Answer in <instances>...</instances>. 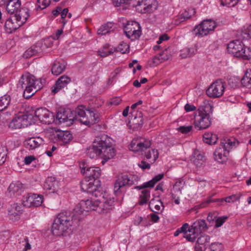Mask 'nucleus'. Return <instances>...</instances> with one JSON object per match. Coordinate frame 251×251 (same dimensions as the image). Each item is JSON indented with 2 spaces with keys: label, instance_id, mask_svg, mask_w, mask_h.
<instances>
[{
  "label": "nucleus",
  "instance_id": "nucleus-39",
  "mask_svg": "<svg viewBox=\"0 0 251 251\" xmlns=\"http://www.w3.org/2000/svg\"><path fill=\"white\" fill-rule=\"evenodd\" d=\"M10 100V97L7 95H5L0 98V111L5 109L8 107Z\"/></svg>",
  "mask_w": 251,
  "mask_h": 251
},
{
  "label": "nucleus",
  "instance_id": "nucleus-4",
  "mask_svg": "<svg viewBox=\"0 0 251 251\" xmlns=\"http://www.w3.org/2000/svg\"><path fill=\"white\" fill-rule=\"evenodd\" d=\"M213 106L209 100L203 101L194 116V125L198 130H202L208 128L211 125Z\"/></svg>",
  "mask_w": 251,
  "mask_h": 251
},
{
  "label": "nucleus",
  "instance_id": "nucleus-37",
  "mask_svg": "<svg viewBox=\"0 0 251 251\" xmlns=\"http://www.w3.org/2000/svg\"><path fill=\"white\" fill-rule=\"evenodd\" d=\"M65 69V65L63 63L55 61L51 68V73L54 75H58L61 74Z\"/></svg>",
  "mask_w": 251,
  "mask_h": 251
},
{
  "label": "nucleus",
  "instance_id": "nucleus-49",
  "mask_svg": "<svg viewBox=\"0 0 251 251\" xmlns=\"http://www.w3.org/2000/svg\"><path fill=\"white\" fill-rule=\"evenodd\" d=\"M6 150L4 147L0 145V165L3 164L6 160Z\"/></svg>",
  "mask_w": 251,
  "mask_h": 251
},
{
  "label": "nucleus",
  "instance_id": "nucleus-63",
  "mask_svg": "<svg viewBox=\"0 0 251 251\" xmlns=\"http://www.w3.org/2000/svg\"><path fill=\"white\" fill-rule=\"evenodd\" d=\"M184 109L186 112H190L196 110V107L193 105L187 103L184 106Z\"/></svg>",
  "mask_w": 251,
  "mask_h": 251
},
{
  "label": "nucleus",
  "instance_id": "nucleus-11",
  "mask_svg": "<svg viewBox=\"0 0 251 251\" xmlns=\"http://www.w3.org/2000/svg\"><path fill=\"white\" fill-rule=\"evenodd\" d=\"M225 91L224 83L222 79H218L212 83L206 91L208 96L216 98L222 96Z\"/></svg>",
  "mask_w": 251,
  "mask_h": 251
},
{
  "label": "nucleus",
  "instance_id": "nucleus-31",
  "mask_svg": "<svg viewBox=\"0 0 251 251\" xmlns=\"http://www.w3.org/2000/svg\"><path fill=\"white\" fill-rule=\"evenodd\" d=\"M58 181L54 177H48L45 181L44 184V188L45 190H50L51 192L54 193L58 187Z\"/></svg>",
  "mask_w": 251,
  "mask_h": 251
},
{
  "label": "nucleus",
  "instance_id": "nucleus-35",
  "mask_svg": "<svg viewBox=\"0 0 251 251\" xmlns=\"http://www.w3.org/2000/svg\"><path fill=\"white\" fill-rule=\"evenodd\" d=\"M17 247L23 251H26L30 249L31 246L28 242V238L26 236H23L18 239Z\"/></svg>",
  "mask_w": 251,
  "mask_h": 251
},
{
  "label": "nucleus",
  "instance_id": "nucleus-20",
  "mask_svg": "<svg viewBox=\"0 0 251 251\" xmlns=\"http://www.w3.org/2000/svg\"><path fill=\"white\" fill-rule=\"evenodd\" d=\"M229 151L225 149V147L219 146L214 152V159L220 163H224L227 160V156Z\"/></svg>",
  "mask_w": 251,
  "mask_h": 251
},
{
  "label": "nucleus",
  "instance_id": "nucleus-51",
  "mask_svg": "<svg viewBox=\"0 0 251 251\" xmlns=\"http://www.w3.org/2000/svg\"><path fill=\"white\" fill-rule=\"evenodd\" d=\"M209 249L211 251H221L223 245L221 243H213L210 245Z\"/></svg>",
  "mask_w": 251,
  "mask_h": 251
},
{
  "label": "nucleus",
  "instance_id": "nucleus-26",
  "mask_svg": "<svg viewBox=\"0 0 251 251\" xmlns=\"http://www.w3.org/2000/svg\"><path fill=\"white\" fill-rule=\"evenodd\" d=\"M210 241V237L204 235L199 237L197 241L195 246V251H204L208 246Z\"/></svg>",
  "mask_w": 251,
  "mask_h": 251
},
{
  "label": "nucleus",
  "instance_id": "nucleus-2",
  "mask_svg": "<svg viewBox=\"0 0 251 251\" xmlns=\"http://www.w3.org/2000/svg\"><path fill=\"white\" fill-rule=\"evenodd\" d=\"M100 114L94 109H86L83 105L78 106L75 111L70 108H61L56 113V119L60 123L72 125L75 120L90 126L99 121Z\"/></svg>",
  "mask_w": 251,
  "mask_h": 251
},
{
  "label": "nucleus",
  "instance_id": "nucleus-47",
  "mask_svg": "<svg viewBox=\"0 0 251 251\" xmlns=\"http://www.w3.org/2000/svg\"><path fill=\"white\" fill-rule=\"evenodd\" d=\"M50 0H37V8L40 9V10L44 9L47 7L50 3Z\"/></svg>",
  "mask_w": 251,
  "mask_h": 251
},
{
  "label": "nucleus",
  "instance_id": "nucleus-59",
  "mask_svg": "<svg viewBox=\"0 0 251 251\" xmlns=\"http://www.w3.org/2000/svg\"><path fill=\"white\" fill-rule=\"evenodd\" d=\"M170 38L169 36L167 34H163L160 36L157 42L158 44H160L163 41H167Z\"/></svg>",
  "mask_w": 251,
  "mask_h": 251
},
{
  "label": "nucleus",
  "instance_id": "nucleus-28",
  "mask_svg": "<svg viewBox=\"0 0 251 251\" xmlns=\"http://www.w3.org/2000/svg\"><path fill=\"white\" fill-rule=\"evenodd\" d=\"M6 10L10 15H14L21 6V2L20 0H7Z\"/></svg>",
  "mask_w": 251,
  "mask_h": 251
},
{
  "label": "nucleus",
  "instance_id": "nucleus-45",
  "mask_svg": "<svg viewBox=\"0 0 251 251\" xmlns=\"http://www.w3.org/2000/svg\"><path fill=\"white\" fill-rule=\"evenodd\" d=\"M240 196L237 195H232L221 200H217L214 201H226V202H233L239 200Z\"/></svg>",
  "mask_w": 251,
  "mask_h": 251
},
{
  "label": "nucleus",
  "instance_id": "nucleus-46",
  "mask_svg": "<svg viewBox=\"0 0 251 251\" xmlns=\"http://www.w3.org/2000/svg\"><path fill=\"white\" fill-rule=\"evenodd\" d=\"M152 155L153 157V161L154 162L158 157V152L157 150L152 149L151 151L149 150L147 153H145V156L148 159L151 158Z\"/></svg>",
  "mask_w": 251,
  "mask_h": 251
},
{
  "label": "nucleus",
  "instance_id": "nucleus-9",
  "mask_svg": "<svg viewBox=\"0 0 251 251\" xmlns=\"http://www.w3.org/2000/svg\"><path fill=\"white\" fill-rule=\"evenodd\" d=\"M134 176L131 175H124L118 177L114 184V192L118 195L122 192L124 187L130 186L134 184Z\"/></svg>",
  "mask_w": 251,
  "mask_h": 251
},
{
  "label": "nucleus",
  "instance_id": "nucleus-27",
  "mask_svg": "<svg viewBox=\"0 0 251 251\" xmlns=\"http://www.w3.org/2000/svg\"><path fill=\"white\" fill-rule=\"evenodd\" d=\"M191 161L197 167H203L205 164L204 156L199 151H195L190 159Z\"/></svg>",
  "mask_w": 251,
  "mask_h": 251
},
{
  "label": "nucleus",
  "instance_id": "nucleus-43",
  "mask_svg": "<svg viewBox=\"0 0 251 251\" xmlns=\"http://www.w3.org/2000/svg\"><path fill=\"white\" fill-rule=\"evenodd\" d=\"M197 49L196 47L184 49L182 51V53L181 54V56L182 58L190 57L195 54V53L197 52Z\"/></svg>",
  "mask_w": 251,
  "mask_h": 251
},
{
  "label": "nucleus",
  "instance_id": "nucleus-21",
  "mask_svg": "<svg viewBox=\"0 0 251 251\" xmlns=\"http://www.w3.org/2000/svg\"><path fill=\"white\" fill-rule=\"evenodd\" d=\"M45 46L42 43H37L35 45L27 50L23 54V57L28 58L33 55H37L43 51Z\"/></svg>",
  "mask_w": 251,
  "mask_h": 251
},
{
  "label": "nucleus",
  "instance_id": "nucleus-5",
  "mask_svg": "<svg viewBox=\"0 0 251 251\" xmlns=\"http://www.w3.org/2000/svg\"><path fill=\"white\" fill-rule=\"evenodd\" d=\"M18 88L24 90L23 96L28 99L43 87L42 79H37L29 73L22 75L17 84Z\"/></svg>",
  "mask_w": 251,
  "mask_h": 251
},
{
  "label": "nucleus",
  "instance_id": "nucleus-38",
  "mask_svg": "<svg viewBox=\"0 0 251 251\" xmlns=\"http://www.w3.org/2000/svg\"><path fill=\"white\" fill-rule=\"evenodd\" d=\"M149 206L151 210L155 213H158L161 210V206L162 209L164 207L163 202L160 200L156 201L154 200H151L150 202Z\"/></svg>",
  "mask_w": 251,
  "mask_h": 251
},
{
  "label": "nucleus",
  "instance_id": "nucleus-10",
  "mask_svg": "<svg viewBox=\"0 0 251 251\" xmlns=\"http://www.w3.org/2000/svg\"><path fill=\"white\" fill-rule=\"evenodd\" d=\"M32 114L23 115L16 117L9 123V127L17 129L26 127L32 124Z\"/></svg>",
  "mask_w": 251,
  "mask_h": 251
},
{
  "label": "nucleus",
  "instance_id": "nucleus-19",
  "mask_svg": "<svg viewBox=\"0 0 251 251\" xmlns=\"http://www.w3.org/2000/svg\"><path fill=\"white\" fill-rule=\"evenodd\" d=\"M18 21L14 15H11L5 23V29L6 32L11 33L19 28L21 25L18 24Z\"/></svg>",
  "mask_w": 251,
  "mask_h": 251
},
{
  "label": "nucleus",
  "instance_id": "nucleus-32",
  "mask_svg": "<svg viewBox=\"0 0 251 251\" xmlns=\"http://www.w3.org/2000/svg\"><path fill=\"white\" fill-rule=\"evenodd\" d=\"M114 23L108 22L101 25L98 30L99 35H104L107 33L113 32L114 30Z\"/></svg>",
  "mask_w": 251,
  "mask_h": 251
},
{
  "label": "nucleus",
  "instance_id": "nucleus-61",
  "mask_svg": "<svg viewBox=\"0 0 251 251\" xmlns=\"http://www.w3.org/2000/svg\"><path fill=\"white\" fill-rule=\"evenodd\" d=\"M35 159V158L34 156L30 155L25 158L24 162L26 165H29Z\"/></svg>",
  "mask_w": 251,
  "mask_h": 251
},
{
  "label": "nucleus",
  "instance_id": "nucleus-50",
  "mask_svg": "<svg viewBox=\"0 0 251 251\" xmlns=\"http://www.w3.org/2000/svg\"><path fill=\"white\" fill-rule=\"evenodd\" d=\"M239 0H221V3L223 6L233 7L238 2Z\"/></svg>",
  "mask_w": 251,
  "mask_h": 251
},
{
  "label": "nucleus",
  "instance_id": "nucleus-23",
  "mask_svg": "<svg viewBox=\"0 0 251 251\" xmlns=\"http://www.w3.org/2000/svg\"><path fill=\"white\" fill-rule=\"evenodd\" d=\"M71 81L69 77L65 75L61 76L55 82L52 88V93L56 94L59 90L64 88Z\"/></svg>",
  "mask_w": 251,
  "mask_h": 251
},
{
  "label": "nucleus",
  "instance_id": "nucleus-34",
  "mask_svg": "<svg viewBox=\"0 0 251 251\" xmlns=\"http://www.w3.org/2000/svg\"><path fill=\"white\" fill-rule=\"evenodd\" d=\"M218 139L217 135L212 132H206L203 135V141L209 145L215 144L217 142Z\"/></svg>",
  "mask_w": 251,
  "mask_h": 251
},
{
  "label": "nucleus",
  "instance_id": "nucleus-54",
  "mask_svg": "<svg viewBox=\"0 0 251 251\" xmlns=\"http://www.w3.org/2000/svg\"><path fill=\"white\" fill-rule=\"evenodd\" d=\"M179 230L181 231L182 233H184V235L186 233L189 232H193V230L191 229H190L189 226L188 224L185 223L180 228H179Z\"/></svg>",
  "mask_w": 251,
  "mask_h": 251
},
{
  "label": "nucleus",
  "instance_id": "nucleus-6",
  "mask_svg": "<svg viewBox=\"0 0 251 251\" xmlns=\"http://www.w3.org/2000/svg\"><path fill=\"white\" fill-rule=\"evenodd\" d=\"M228 52L237 57H241L245 60H249L251 57V51L250 48L246 50L245 45L239 40H233L227 44Z\"/></svg>",
  "mask_w": 251,
  "mask_h": 251
},
{
  "label": "nucleus",
  "instance_id": "nucleus-48",
  "mask_svg": "<svg viewBox=\"0 0 251 251\" xmlns=\"http://www.w3.org/2000/svg\"><path fill=\"white\" fill-rule=\"evenodd\" d=\"M117 50L122 53H126L129 50V46L126 43L122 42L118 46Z\"/></svg>",
  "mask_w": 251,
  "mask_h": 251
},
{
  "label": "nucleus",
  "instance_id": "nucleus-29",
  "mask_svg": "<svg viewBox=\"0 0 251 251\" xmlns=\"http://www.w3.org/2000/svg\"><path fill=\"white\" fill-rule=\"evenodd\" d=\"M208 229V226L204 220H199L195 222L192 225V229L194 233H198L205 231Z\"/></svg>",
  "mask_w": 251,
  "mask_h": 251
},
{
  "label": "nucleus",
  "instance_id": "nucleus-24",
  "mask_svg": "<svg viewBox=\"0 0 251 251\" xmlns=\"http://www.w3.org/2000/svg\"><path fill=\"white\" fill-rule=\"evenodd\" d=\"M23 191V185L20 182L11 183L8 188V192L10 197L19 196Z\"/></svg>",
  "mask_w": 251,
  "mask_h": 251
},
{
  "label": "nucleus",
  "instance_id": "nucleus-7",
  "mask_svg": "<svg viewBox=\"0 0 251 251\" xmlns=\"http://www.w3.org/2000/svg\"><path fill=\"white\" fill-rule=\"evenodd\" d=\"M91 181H82L81 183L82 190L91 194L92 197L96 199L94 200L95 201H101L108 198L109 195L102 190L100 183L97 184V183L91 184Z\"/></svg>",
  "mask_w": 251,
  "mask_h": 251
},
{
  "label": "nucleus",
  "instance_id": "nucleus-64",
  "mask_svg": "<svg viewBox=\"0 0 251 251\" xmlns=\"http://www.w3.org/2000/svg\"><path fill=\"white\" fill-rule=\"evenodd\" d=\"M158 55H157L152 58V65L153 66H156L162 62L161 61V59L158 57Z\"/></svg>",
  "mask_w": 251,
  "mask_h": 251
},
{
  "label": "nucleus",
  "instance_id": "nucleus-33",
  "mask_svg": "<svg viewBox=\"0 0 251 251\" xmlns=\"http://www.w3.org/2000/svg\"><path fill=\"white\" fill-rule=\"evenodd\" d=\"M58 141L64 144L69 143L73 138L72 134L69 131H62L59 132L57 135Z\"/></svg>",
  "mask_w": 251,
  "mask_h": 251
},
{
  "label": "nucleus",
  "instance_id": "nucleus-17",
  "mask_svg": "<svg viewBox=\"0 0 251 251\" xmlns=\"http://www.w3.org/2000/svg\"><path fill=\"white\" fill-rule=\"evenodd\" d=\"M114 199L108 197L107 199H105L104 200L98 201L97 212L99 213H107L109 210H111L113 207L114 205Z\"/></svg>",
  "mask_w": 251,
  "mask_h": 251
},
{
  "label": "nucleus",
  "instance_id": "nucleus-36",
  "mask_svg": "<svg viewBox=\"0 0 251 251\" xmlns=\"http://www.w3.org/2000/svg\"><path fill=\"white\" fill-rule=\"evenodd\" d=\"M242 86L251 88V70H247L240 80Z\"/></svg>",
  "mask_w": 251,
  "mask_h": 251
},
{
  "label": "nucleus",
  "instance_id": "nucleus-14",
  "mask_svg": "<svg viewBox=\"0 0 251 251\" xmlns=\"http://www.w3.org/2000/svg\"><path fill=\"white\" fill-rule=\"evenodd\" d=\"M34 115L41 122L45 124L50 125L54 121L53 114L46 108H38L35 111Z\"/></svg>",
  "mask_w": 251,
  "mask_h": 251
},
{
  "label": "nucleus",
  "instance_id": "nucleus-16",
  "mask_svg": "<svg viewBox=\"0 0 251 251\" xmlns=\"http://www.w3.org/2000/svg\"><path fill=\"white\" fill-rule=\"evenodd\" d=\"M151 145V143L150 141L144 140L142 141L141 140L133 139L130 145V149L134 152L145 151L149 149Z\"/></svg>",
  "mask_w": 251,
  "mask_h": 251
},
{
  "label": "nucleus",
  "instance_id": "nucleus-52",
  "mask_svg": "<svg viewBox=\"0 0 251 251\" xmlns=\"http://www.w3.org/2000/svg\"><path fill=\"white\" fill-rule=\"evenodd\" d=\"M227 218L228 217L226 216L218 218L215 221V227H218L221 226Z\"/></svg>",
  "mask_w": 251,
  "mask_h": 251
},
{
  "label": "nucleus",
  "instance_id": "nucleus-13",
  "mask_svg": "<svg viewBox=\"0 0 251 251\" xmlns=\"http://www.w3.org/2000/svg\"><path fill=\"white\" fill-rule=\"evenodd\" d=\"M158 3L156 0H143L138 1L135 5L136 10L141 13H151L157 8Z\"/></svg>",
  "mask_w": 251,
  "mask_h": 251
},
{
  "label": "nucleus",
  "instance_id": "nucleus-58",
  "mask_svg": "<svg viewBox=\"0 0 251 251\" xmlns=\"http://www.w3.org/2000/svg\"><path fill=\"white\" fill-rule=\"evenodd\" d=\"M195 234L196 233H193V234H191L190 233H186V234L185 233V235H183V237L186 238L188 241L193 242L196 239Z\"/></svg>",
  "mask_w": 251,
  "mask_h": 251
},
{
  "label": "nucleus",
  "instance_id": "nucleus-41",
  "mask_svg": "<svg viewBox=\"0 0 251 251\" xmlns=\"http://www.w3.org/2000/svg\"><path fill=\"white\" fill-rule=\"evenodd\" d=\"M235 139L234 138H227L224 140L221 143V146L225 147V149L228 151L232 147L235 145Z\"/></svg>",
  "mask_w": 251,
  "mask_h": 251
},
{
  "label": "nucleus",
  "instance_id": "nucleus-22",
  "mask_svg": "<svg viewBox=\"0 0 251 251\" xmlns=\"http://www.w3.org/2000/svg\"><path fill=\"white\" fill-rule=\"evenodd\" d=\"M14 15L18 20V24L22 26L26 22L30 16L29 10L27 7H22Z\"/></svg>",
  "mask_w": 251,
  "mask_h": 251
},
{
  "label": "nucleus",
  "instance_id": "nucleus-18",
  "mask_svg": "<svg viewBox=\"0 0 251 251\" xmlns=\"http://www.w3.org/2000/svg\"><path fill=\"white\" fill-rule=\"evenodd\" d=\"M23 206L21 204L14 203L8 208V214L10 220L16 221L20 219L23 210Z\"/></svg>",
  "mask_w": 251,
  "mask_h": 251
},
{
  "label": "nucleus",
  "instance_id": "nucleus-42",
  "mask_svg": "<svg viewBox=\"0 0 251 251\" xmlns=\"http://www.w3.org/2000/svg\"><path fill=\"white\" fill-rule=\"evenodd\" d=\"M23 206L30 207L33 206V194H28L26 196H24L23 199Z\"/></svg>",
  "mask_w": 251,
  "mask_h": 251
},
{
  "label": "nucleus",
  "instance_id": "nucleus-44",
  "mask_svg": "<svg viewBox=\"0 0 251 251\" xmlns=\"http://www.w3.org/2000/svg\"><path fill=\"white\" fill-rule=\"evenodd\" d=\"M33 206L37 207L40 206L43 202V196L33 194Z\"/></svg>",
  "mask_w": 251,
  "mask_h": 251
},
{
  "label": "nucleus",
  "instance_id": "nucleus-8",
  "mask_svg": "<svg viewBox=\"0 0 251 251\" xmlns=\"http://www.w3.org/2000/svg\"><path fill=\"white\" fill-rule=\"evenodd\" d=\"M216 26L215 21L210 19L205 20L195 26L193 30L194 34L198 37H203L214 31Z\"/></svg>",
  "mask_w": 251,
  "mask_h": 251
},
{
  "label": "nucleus",
  "instance_id": "nucleus-53",
  "mask_svg": "<svg viewBox=\"0 0 251 251\" xmlns=\"http://www.w3.org/2000/svg\"><path fill=\"white\" fill-rule=\"evenodd\" d=\"M193 126H181L177 128V130L181 132L182 133L186 134L190 131H191L192 129Z\"/></svg>",
  "mask_w": 251,
  "mask_h": 251
},
{
  "label": "nucleus",
  "instance_id": "nucleus-25",
  "mask_svg": "<svg viewBox=\"0 0 251 251\" xmlns=\"http://www.w3.org/2000/svg\"><path fill=\"white\" fill-rule=\"evenodd\" d=\"M43 143L41 138H30L24 141V146L28 150H33L39 147Z\"/></svg>",
  "mask_w": 251,
  "mask_h": 251
},
{
  "label": "nucleus",
  "instance_id": "nucleus-30",
  "mask_svg": "<svg viewBox=\"0 0 251 251\" xmlns=\"http://www.w3.org/2000/svg\"><path fill=\"white\" fill-rule=\"evenodd\" d=\"M164 174H159L152 178V179L148 182L144 183L141 186H138L135 187V189L141 190L148 187H153L154 185L164 177Z\"/></svg>",
  "mask_w": 251,
  "mask_h": 251
},
{
  "label": "nucleus",
  "instance_id": "nucleus-55",
  "mask_svg": "<svg viewBox=\"0 0 251 251\" xmlns=\"http://www.w3.org/2000/svg\"><path fill=\"white\" fill-rule=\"evenodd\" d=\"M68 9L66 8L62 9H61V11L60 12V15L61 17V19L62 21H61L62 23L64 25L66 23V21L64 20L65 18H66L67 16L68 13Z\"/></svg>",
  "mask_w": 251,
  "mask_h": 251
},
{
  "label": "nucleus",
  "instance_id": "nucleus-3",
  "mask_svg": "<svg viewBox=\"0 0 251 251\" xmlns=\"http://www.w3.org/2000/svg\"><path fill=\"white\" fill-rule=\"evenodd\" d=\"M86 153L90 158H94L102 153L111 158L115 155L114 149L110 145V138L105 134L97 137L93 145L88 147Z\"/></svg>",
  "mask_w": 251,
  "mask_h": 251
},
{
  "label": "nucleus",
  "instance_id": "nucleus-1",
  "mask_svg": "<svg viewBox=\"0 0 251 251\" xmlns=\"http://www.w3.org/2000/svg\"><path fill=\"white\" fill-rule=\"evenodd\" d=\"M98 205V201L92 200L82 201L76 205L73 212L65 211L60 213L54 220L52 226L51 230L53 234L55 236H61L68 229L71 230L72 226H77L82 218L80 215L84 211H97Z\"/></svg>",
  "mask_w": 251,
  "mask_h": 251
},
{
  "label": "nucleus",
  "instance_id": "nucleus-62",
  "mask_svg": "<svg viewBox=\"0 0 251 251\" xmlns=\"http://www.w3.org/2000/svg\"><path fill=\"white\" fill-rule=\"evenodd\" d=\"M158 57L161 59V61L162 62L167 60L169 58V56L166 54L164 51H162V52L160 53L159 54H158Z\"/></svg>",
  "mask_w": 251,
  "mask_h": 251
},
{
  "label": "nucleus",
  "instance_id": "nucleus-56",
  "mask_svg": "<svg viewBox=\"0 0 251 251\" xmlns=\"http://www.w3.org/2000/svg\"><path fill=\"white\" fill-rule=\"evenodd\" d=\"M99 55L101 57H106L108 55L112 54L113 53V51L111 49L107 50H106V48L104 47L103 50L99 51Z\"/></svg>",
  "mask_w": 251,
  "mask_h": 251
},
{
  "label": "nucleus",
  "instance_id": "nucleus-12",
  "mask_svg": "<svg viewBox=\"0 0 251 251\" xmlns=\"http://www.w3.org/2000/svg\"><path fill=\"white\" fill-rule=\"evenodd\" d=\"M124 32L128 38L134 40L140 36L141 34V27L139 23L136 22H128L124 27Z\"/></svg>",
  "mask_w": 251,
  "mask_h": 251
},
{
  "label": "nucleus",
  "instance_id": "nucleus-40",
  "mask_svg": "<svg viewBox=\"0 0 251 251\" xmlns=\"http://www.w3.org/2000/svg\"><path fill=\"white\" fill-rule=\"evenodd\" d=\"M143 189L140 195L139 202L140 205L146 204L150 197V191L147 189Z\"/></svg>",
  "mask_w": 251,
  "mask_h": 251
},
{
  "label": "nucleus",
  "instance_id": "nucleus-60",
  "mask_svg": "<svg viewBox=\"0 0 251 251\" xmlns=\"http://www.w3.org/2000/svg\"><path fill=\"white\" fill-rule=\"evenodd\" d=\"M138 166L143 170L150 169L151 167L150 164L144 161H142L140 163L138 164Z\"/></svg>",
  "mask_w": 251,
  "mask_h": 251
},
{
  "label": "nucleus",
  "instance_id": "nucleus-57",
  "mask_svg": "<svg viewBox=\"0 0 251 251\" xmlns=\"http://www.w3.org/2000/svg\"><path fill=\"white\" fill-rule=\"evenodd\" d=\"M80 169L81 170V173L84 175L85 174V172L87 168H89L88 165L84 161H82L79 164Z\"/></svg>",
  "mask_w": 251,
  "mask_h": 251
},
{
  "label": "nucleus",
  "instance_id": "nucleus-15",
  "mask_svg": "<svg viewBox=\"0 0 251 251\" xmlns=\"http://www.w3.org/2000/svg\"><path fill=\"white\" fill-rule=\"evenodd\" d=\"M100 175L101 170L99 167H90L87 168L84 175L86 178L82 181H91V184L97 183V184H100V182L99 178Z\"/></svg>",
  "mask_w": 251,
  "mask_h": 251
}]
</instances>
